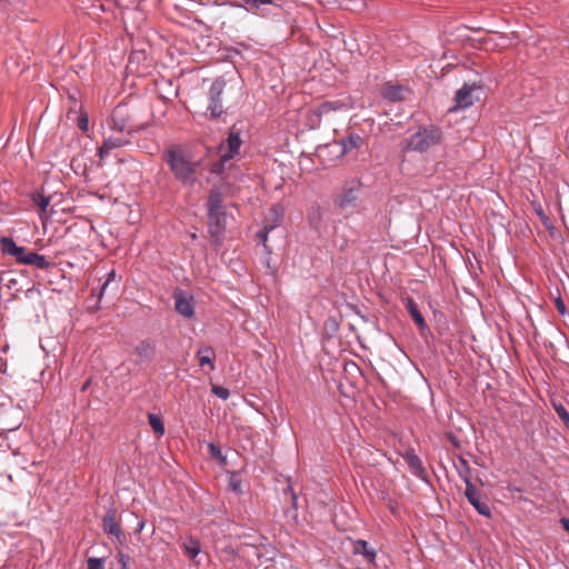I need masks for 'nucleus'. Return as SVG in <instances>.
Returning <instances> with one entry per match:
<instances>
[{
    "instance_id": "nucleus-1",
    "label": "nucleus",
    "mask_w": 569,
    "mask_h": 569,
    "mask_svg": "<svg viewBox=\"0 0 569 569\" xmlns=\"http://www.w3.org/2000/svg\"><path fill=\"white\" fill-rule=\"evenodd\" d=\"M163 158L177 181L187 187H193L197 183L200 160L189 159L180 147L166 149Z\"/></svg>"
},
{
    "instance_id": "nucleus-2",
    "label": "nucleus",
    "mask_w": 569,
    "mask_h": 569,
    "mask_svg": "<svg viewBox=\"0 0 569 569\" xmlns=\"http://www.w3.org/2000/svg\"><path fill=\"white\" fill-rule=\"evenodd\" d=\"M362 183L358 179L345 181L332 194V204L338 214L349 218L358 211Z\"/></svg>"
},
{
    "instance_id": "nucleus-3",
    "label": "nucleus",
    "mask_w": 569,
    "mask_h": 569,
    "mask_svg": "<svg viewBox=\"0 0 569 569\" xmlns=\"http://www.w3.org/2000/svg\"><path fill=\"white\" fill-rule=\"evenodd\" d=\"M208 219H209V233L216 244L222 242L226 227H227V212L222 206V196L219 190L212 189L207 199Z\"/></svg>"
},
{
    "instance_id": "nucleus-4",
    "label": "nucleus",
    "mask_w": 569,
    "mask_h": 569,
    "mask_svg": "<svg viewBox=\"0 0 569 569\" xmlns=\"http://www.w3.org/2000/svg\"><path fill=\"white\" fill-rule=\"evenodd\" d=\"M443 131L436 124L419 126L418 130L405 141L403 149L423 153L431 148L441 144Z\"/></svg>"
},
{
    "instance_id": "nucleus-5",
    "label": "nucleus",
    "mask_w": 569,
    "mask_h": 569,
    "mask_svg": "<svg viewBox=\"0 0 569 569\" xmlns=\"http://www.w3.org/2000/svg\"><path fill=\"white\" fill-rule=\"evenodd\" d=\"M216 6L219 7H229V8H239L243 9L247 12L262 17V18H272V19H279L280 13L273 12L271 7L280 10L281 7L273 0H240L239 1H231V0H223V1H214Z\"/></svg>"
},
{
    "instance_id": "nucleus-6",
    "label": "nucleus",
    "mask_w": 569,
    "mask_h": 569,
    "mask_svg": "<svg viewBox=\"0 0 569 569\" xmlns=\"http://www.w3.org/2000/svg\"><path fill=\"white\" fill-rule=\"evenodd\" d=\"M227 81L223 78H217L208 91V111L211 120L219 119L223 113L222 94L226 90Z\"/></svg>"
},
{
    "instance_id": "nucleus-7",
    "label": "nucleus",
    "mask_w": 569,
    "mask_h": 569,
    "mask_svg": "<svg viewBox=\"0 0 569 569\" xmlns=\"http://www.w3.org/2000/svg\"><path fill=\"white\" fill-rule=\"evenodd\" d=\"M481 90V82H465L462 87L456 91L455 104L449 109V111L455 112L459 109L470 108L475 103V100L479 99V97L476 96V92H480Z\"/></svg>"
},
{
    "instance_id": "nucleus-8",
    "label": "nucleus",
    "mask_w": 569,
    "mask_h": 569,
    "mask_svg": "<svg viewBox=\"0 0 569 569\" xmlns=\"http://www.w3.org/2000/svg\"><path fill=\"white\" fill-rule=\"evenodd\" d=\"M363 143V138L358 133H349L340 140L332 141L325 146V149H336L337 159L342 158L346 154L358 151Z\"/></svg>"
},
{
    "instance_id": "nucleus-9",
    "label": "nucleus",
    "mask_w": 569,
    "mask_h": 569,
    "mask_svg": "<svg viewBox=\"0 0 569 569\" xmlns=\"http://www.w3.org/2000/svg\"><path fill=\"white\" fill-rule=\"evenodd\" d=\"M466 490L465 496L468 502L476 509V511L486 517L491 518V509L486 501L482 500L481 491L473 485V482L469 479H465Z\"/></svg>"
},
{
    "instance_id": "nucleus-10",
    "label": "nucleus",
    "mask_w": 569,
    "mask_h": 569,
    "mask_svg": "<svg viewBox=\"0 0 569 569\" xmlns=\"http://www.w3.org/2000/svg\"><path fill=\"white\" fill-rule=\"evenodd\" d=\"M224 144L227 146V150L222 153L223 160H231L239 154L242 139L241 129L236 124L230 128L228 137L226 141L221 143L220 148L222 149Z\"/></svg>"
},
{
    "instance_id": "nucleus-11",
    "label": "nucleus",
    "mask_w": 569,
    "mask_h": 569,
    "mask_svg": "<svg viewBox=\"0 0 569 569\" xmlns=\"http://www.w3.org/2000/svg\"><path fill=\"white\" fill-rule=\"evenodd\" d=\"M109 128L112 131L127 132L128 134H133L140 131L143 127L129 124L127 114H124L122 108L118 106L111 116V119L109 121Z\"/></svg>"
},
{
    "instance_id": "nucleus-12",
    "label": "nucleus",
    "mask_w": 569,
    "mask_h": 569,
    "mask_svg": "<svg viewBox=\"0 0 569 569\" xmlns=\"http://www.w3.org/2000/svg\"><path fill=\"white\" fill-rule=\"evenodd\" d=\"M174 308L176 311L183 318L191 319L194 316V300L193 297L187 292L179 290L174 292Z\"/></svg>"
},
{
    "instance_id": "nucleus-13",
    "label": "nucleus",
    "mask_w": 569,
    "mask_h": 569,
    "mask_svg": "<svg viewBox=\"0 0 569 569\" xmlns=\"http://www.w3.org/2000/svg\"><path fill=\"white\" fill-rule=\"evenodd\" d=\"M353 100L350 96L340 99L323 101L318 107V116H323L336 111H349L353 109Z\"/></svg>"
},
{
    "instance_id": "nucleus-14",
    "label": "nucleus",
    "mask_w": 569,
    "mask_h": 569,
    "mask_svg": "<svg viewBox=\"0 0 569 569\" xmlns=\"http://www.w3.org/2000/svg\"><path fill=\"white\" fill-rule=\"evenodd\" d=\"M402 458L407 462L409 471L422 481H427V471L422 465L421 459L417 456L413 448H408L402 455Z\"/></svg>"
},
{
    "instance_id": "nucleus-15",
    "label": "nucleus",
    "mask_w": 569,
    "mask_h": 569,
    "mask_svg": "<svg viewBox=\"0 0 569 569\" xmlns=\"http://www.w3.org/2000/svg\"><path fill=\"white\" fill-rule=\"evenodd\" d=\"M131 141L121 137L106 138L102 144L98 148V156L103 161L112 150L129 146Z\"/></svg>"
},
{
    "instance_id": "nucleus-16",
    "label": "nucleus",
    "mask_w": 569,
    "mask_h": 569,
    "mask_svg": "<svg viewBox=\"0 0 569 569\" xmlns=\"http://www.w3.org/2000/svg\"><path fill=\"white\" fill-rule=\"evenodd\" d=\"M284 219V208L282 204L277 203L273 204L263 221V224L268 227V229H276L277 227L281 226Z\"/></svg>"
},
{
    "instance_id": "nucleus-17",
    "label": "nucleus",
    "mask_w": 569,
    "mask_h": 569,
    "mask_svg": "<svg viewBox=\"0 0 569 569\" xmlns=\"http://www.w3.org/2000/svg\"><path fill=\"white\" fill-rule=\"evenodd\" d=\"M102 529L109 536H114L119 541H121L122 531L119 522L116 519L114 511L109 510L102 518Z\"/></svg>"
},
{
    "instance_id": "nucleus-18",
    "label": "nucleus",
    "mask_w": 569,
    "mask_h": 569,
    "mask_svg": "<svg viewBox=\"0 0 569 569\" xmlns=\"http://www.w3.org/2000/svg\"><path fill=\"white\" fill-rule=\"evenodd\" d=\"M196 356L200 367L208 366L211 371L216 370V365L213 362L216 358V351L211 346H200Z\"/></svg>"
},
{
    "instance_id": "nucleus-19",
    "label": "nucleus",
    "mask_w": 569,
    "mask_h": 569,
    "mask_svg": "<svg viewBox=\"0 0 569 569\" xmlns=\"http://www.w3.org/2000/svg\"><path fill=\"white\" fill-rule=\"evenodd\" d=\"M405 305H406V308H407L409 315L411 316L415 323L419 327L421 332H423L425 330H428L427 322H426L422 313L420 312L417 303L415 302V300L410 297H407L405 299Z\"/></svg>"
},
{
    "instance_id": "nucleus-20",
    "label": "nucleus",
    "mask_w": 569,
    "mask_h": 569,
    "mask_svg": "<svg viewBox=\"0 0 569 569\" xmlns=\"http://www.w3.org/2000/svg\"><path fill=\"white\" fill-rule=\"evenodd\" d=\"M309 226L312 230H315L318 233H321L325 226H323V216H322V209L319 204L312 206L307 213Z\"/></svg>"
},
{
    "instance_id": "nucleus-21",
    "label": "nucleus",
    "mask_w": 569,
    "mask_h": 569,
    "mask_svg": "<svg viewBox=\"0 0 569 569\" xmlns=\"http://www.w3.org/2000/svg\"><path fill=\"white\" fill-rule=\"evenodd\" d=\"M156 345L149 340L144 339L134 349V353L139 358L141 362H149L154 356Z\"/></svg>"
},
{
    "instance_id": "nucleus-22",
    "label": "nucleus",
    "mask_w": 569,
    "mask_h": 569,
    "mask_svg": "<svg viewBox=\"0 0 569 569\" xmlns=\"http://www.w3.org/2000/svg\"><path fill=\"white\" fill-rule=\"evenodd\" d=\"M353 553L363 556L371 563L375 562L376 550L365 540L359 539L355 541Z\"/></svg>"
},
{
    "instance_id": "nucleus-23",
    "label": "nucleus",
    "mask_w": 569,
    "mask_h": 569,
    "mask_svg": "<svg viewBox=\"0 0 569 569\" xmlns=\"http://www.w3.org/2000/svg\"><path fill=\"white\" fill-rule=\"evenodd\" d=\"M23 259L26 260L23 264L34 266L41 270H47L50 267V262L43 254H39L33 251H29L28 256Z\"/></svg>"
},
{
    "instance_id": "nucleus-24",
    "label": "nucleus",
    "mask_w": 569,
    "mask_h": 569,
    "mask_svg": "<svg viewBox=\"0 0 569 569\" xmlns=\"http://www.w3.org/2000/svg\"><path fill=\"white\" fill-rule=\"evenodd\" d=\"M382 96L386 100L391 101V102L401 101L405 99L403 87L388 86L383 89Z\"/></svg>"
},
{
    "instance_id": "nucleus-25",
    "label": "nucleus",
    "mask_w": 569,
    "mask_h": 569,
    "mask_svg": "<svg viewBox=\"0 0 569 569\" xmlns=\"http://www.w3.org/2000/svg\"><path fill=\"white\" fill-rule=\"evenodd\" d=\"M183 550L189 556L190 559H196V557L201 552V546L199 540L193 537H189L183 542Z\"/></svg>"
},
{
    "instance_id": "nucleus-26",
    "label": "nucleus",
    "mask_w": 569,
    "mask_h": 569,
    "mask_svg": "<svg viewBox=\"0 0 569 569\" xmlns=\"http://www.w3.org/2000/svg\"><path fill=\"white\" fill-rule=\"evenodd\" d=\"M228 488L238 496L243 495L244 491L242 488V480L238 472H230V476L228 479Z\"/></svg>"
},
{
    "instance_id": "nucleus-27",
    "label": "nucleus",
    "mask_w": 569,
    "mask_h": 569,
    "mask_svg": "<svg viewBox=\"0 0 569 569\" xmlns=\"http://www.w3.org/2000/svg\"><path fill=\"white\" fill-rule=\"evenodd\" d=\"M18 248V244L16 241L10 237H1L0 238V251L2 254L7 256H13L16 250Z\"/></svg>"
},
{
    "instance_id": "nucleus-28",
    "label": "nucleus",
    "mask_w": 569,
    "mask_h": 569,
    "mask_svg": "<svg viewBox=\"0 0 569 569\" xmlns=\"http://www.w3.org/2000/svg\"><path fill=\"white\" fill-rule=\"evenodd\" d=\"M32 202L39 208L40 210V217L47 212V209L50 204V198L40 193L34 192L31 196Z\"/></svg>"
},
{
    "instance_id": "nucleus-29",
    "label": "nucleus",
    "mask_w": 569,
    "mask_h": 569,
    "mask_svg": "<svg viewBox=\"0 0 569 569\" xmlns=\"http://www.w3.org/2000/svg\"><path fill=\"white\" fill-rule=\"evenodd\" d=\"M148 421H149L150 427L157 435H159V436L164 435V431H166L164 425H163L162 418L159 415L149 413Z\"/></svg>"
},
{
    "instance_id": "nucleus-30",
    "label": "nucleus",
    "mask_w": 569,
    "mask_h": 569,
    "mask_svg": "<svg viewBox=\"0 0 569 569\" xmlns=\"http://www.w3.org/2000/svg\"><path fill=\"white\" fill-rule=\"evenodd\" d=\"M533 211L538 216L540 222L543 224V227L546 229H548L549 231H552L555 229V226L553 223L551 222V220L549 219V217L546 214L545 210L542 209L541 204H535L533 206Z\"/></svg>"
},
{
    "instance_id": "nucleus-31",
    "label": "nucleus",
    "mask_w": 569,
    "mask_h": 569,
    "mask_svg": "<svg viewBox=\"0 0 569 569\" xmlns=\"http://www.w3.org/2000/svg\"><path fill=\"white\" fill-rule=\"evenodd\" d=\"M208 452L212 459H216L221 463L227 462V457L222 453V450L219 445L213 442L208 443Z\"/></svg>"
},
{
    "instance_id": "nucleus-32",
    "label": "nucleus",
    "mask_w": 569,
    "mask_h": 569,
    "mask_svg": "<svg viewBox=\"0 0 569 569\" xmlns=\"http://www.w3.org/2000/svg\"><path fill=\"white\" fill-rule=\"evenodd\" d=\"M552 407L557 415L559 416V418L561 419V421L563 422V425L567 428H569V412L566 409V407L560 402H552Z\"/></svg>"
},
{
    "instance_id": "nucleus-33",
    "label": "nucleus",
    "mask_w": 569,
    "mask_h": 569,
    "mask_svg": "<svg viewBox=\"0 0 569 569\" xmlns=\"http://www.w3.org/2000/svg\"><path fill=\"white\" fill-rule=\"evenodd\" d=\"M116 278H117V273H116V271H114L113 269H112V270H110V271L108 272V274H107V279H106V280H104V282L101 284L100 290H99V292H98V295H97V297H98V301H101V299H102V297H103V295H104V292H106L107 288H108L112 282H114V281H116Z\"/></svg>"
},
{
    "instance_id": "nucleus-34",
    "label": "nucleus",
    "mask_w": 569,
    "mask_h": 569,
    "mask_svg": "<svg viewBox=\"0 0 569 569\" xmlns=\"http://www.w3.org/2000/svg\"><path fill=\"white\" fill-rule=\"evenodd\" d=\"M211 392L222 400H227L230 396V391L227 388L217 385H212Z\"/></svg>"
},
{
    "instance_id": "nucleus-35",
    "label": "nucleus",
    "mask_w": 569,
    "mask_h": 569,
    "mask_svg": "<svg viewBox=\"0 0 569 569\" xmlns=\"http://www.w3.org/2000/svg\"><path fill=\"white\" fill-rule=\"evenodd\" d=\"M77 126L82 132L89 130V117L87 113L81 112L77 119Z\"/></svg>"
},
{
    "instance_id": "nucleus-36",
    "label": "nucleus",
    "mask_w": 569,
    "mask_h": 569,
    "mask_svg": "<svg viewBox=\"0 0 569 569\" xmlns=\"http://www.w3.org/2000/svg\"><path fill=\"white\" fill-rule=\"evenodd\" d=\"M104 559L91 557L87 561L88 569H104Z\"/></svg>"
},
{
    "instance_id": "nucleus-37",
    "label": "nucleus",
    "mask_w": 569,
    "mask_h": 569,
    "mask_svg": "<svg viewBox=\"0 0 569 569\" xmlns=\"http://www.w3.org/2000/svg\"><path fill=\"white\" fill-rule=\"evenodd\" d=\"M288 481H290V479H288ZM283 495H289L290 496L291 505H292V507L295 509H297L298 496L293 491L291 482H289L287 488L283 489Z\"/></svg>"
},
{
    "instance_id": "nucleus-38",
    "label": "nucleus",
    "mask_w": 569,
    "mask_h": 569,
    "mask_svg": "<svg viewBox=\"0 0 569 569\" xmlns=\"http://www.w3.org/2000/svg\"><path fill=\"white\" fill-rule=\"evenodd\" d=\"M227 161H228V160H223V159H222V156H221V157H220V159H219L218 161H216V162L212 164V167H211L210 171H211L212 173H214V174H220V173L223 171V169H224V163H226Z\"/></svg>"
},
{
    "instance_id": "nucleus-39",
    "label": "nucleus",
    "mask_w": 569,
    "mask_h": 569,
    "mask_svg": "<svg viewBox=\"0 0 569 569\" xmlns=\"http://www.w3.org/2000/svg\"><path fill=\"white\" fill-rule=\"evenodd\" d=\"M28 252L29 251H26V249L23 247L18 246V248H17V250H16V252H14V254L12 257H14V259H16V261L18 263H22L23 264L24 261H26L23 258L26 256H28Z\"/></svg>"
},
{
    "instance_id": "nucleus-40",
    "label": "nucleus",
    "mask_w": 569,
    "mask_h": 569,
    "mask_svg": "<svg viewBox=\"0 0 569 569\" xmlns=\"http://www.w3.org/2000/svg\"><path fill=\"white\" fill-rule=\"evenodd\" d=\"M270 231H272V230H271V229H268V227H266V226L263 224L262 229H261V230H259V231L257 232V239H258V241H259V242H262V243H263V246H264L266 248H267V246H266V241H267V239H268V234H269V232H270Z\"/></svg>"
},
{
    "instance_id": "nucleus-41",
    "label": "nucleus",
    "mask_w": 569,
    "mask_h": 569,
    "mask_svg": "<svg viewBox=\"0 0 569 569\" xmlns=\"http://www.w3.org/2000/svg\"><path fill=\"white\" fill-rule=\"evenodd\" d=\"M555 306L558 310V312L561 315V316H565L567 313V307L562 300V298L560 296H558L556 299H555Z\"/></svg>"
},
{
    "instance_id": "nucleus-42",
    "label": "nucleus",
    "mask_w": 569,
    "mask_h": 569,
    "mask_svg": "<svg viewBox=\"0 0 569 569\" xmlns=\"http://www.w3.org/2000/svg\"><path fill=\"white\" fill-rule=\"evenodd\" d=\"M146 527V521L140 519L136 526L134 533H140Z\"/></svg>"
},
{
    "instance_id": "nucleus-43",
    "label": "nucleus",
    "mask_w": 569,
    "mask_h": 569,
    "mask_svg": "<svg viewBox=\"0 0 569 569\" xmlns=\"http://www.w3.org/2000/svg\"><path fill=\"white\" fill-rule=\"evenodd\" d=\"M506 488H507V490H508L509 492H511V493H513V492H521V491H522V489H521V488L517 487V486H516V485H513V483H508Z\"/></svg>"
},
{
    "instance_id": "nucleus-44",
    "label": "nucleus",
    "mask_w": 569,
    "mask_h": 569,
    "mask_svg": "<svg viewBox=\"0 0 569 569\" xmlns=\"http://www.w3.org/2000/svg\"><path fill=\"white\" fill-rule=\"evenodd\" d=\"M560 523H561L562 528L567 532H569V518H565V517L560 518Z\"/></svg>"
},
{
    "instance_id": "nucleus-45",
    "label": "nucleus",
    "mask_w": 569,
    "mask_h": 569,
    "mask_svg": "<svg viewBox=\"0 0 569 569\" xmlns=\"http://www.w3.org/2000/svg\"><path fill=\"white\" fill-rule=\"evenodd\" d=\"M91 385V378L87 379L82 386H81V391H86Z\"/></svg>"
},
{
    "instance_id": "nucleus-46",
    "label": "nucleus",
    "mask_w": 569,
    "mask_h": 569,
    "mask_svg": "<svg viewBox=\"0 0 569 569\" xmlns=\"http://www.w3.org/2000/svg\"><path fill=\"white\" fill-rule=\"evenodd\" d=\"M17 283H18V281H17L16 279H10V280L8 281V284H7V286H8V288H9V289H11V288H13Z\"/></svg>"
},
{
    "instance_id": "nucleus-47",
    "label": "nucleus",
    "mask_w": 569,
    "mask_h": 569,
    "mask_svg": "<svg viewBox=\"0 0 569 569\" xmlns=\"http://www.w3.org/2000/svg\"><path fill=\"white\" fill-rule=\"evenodd\" d=\"M120 563L122 566V569H127V562L124 561V556L120 555Z\"/></svg>"
},
{
    "instance_id": "nucleus-48",
    "label": "nucleus",
    "mask_w": 569,
    "mask_h": 569,
    "mask_svg": "<svg viewBox=\"0 0 569 569\" xmlns=\"http://www.w3.org/2000/svg\"><path fill=\"white\" fill-rule=\"evenodd\" d=\"M328 152L332 156H335V158L337 159V150L336 149H327Z\"/></svg>"
},
{
    "instance_id": "nucleus-49",
    "label": "nucleus",
    "mask_w": 569,
    "mask_h": 569,
    "mask_svg": "<svg viewBox=\"0 0 569 569\" xmlns=\"http://www.w3.org/2000/svg\"><path fill=\"white\" fill-rule=\"evenodd\" d=\"M12 0H0V6H2L3 3H11Z\"/></svg>"
},
{
    "instance_id": "nucleus-50",
    "label": "nucleus",
    "mask_w": 569,
    "mask_h": 569,
    "mask_svg": "<svg viewBox=\"0 0 569 569\" xmlns=\"http://www.w3.org/2000/svg\"><path fill=\"white\" fill-rule=\"evenodd\" d=\"M389 509L391 510V512H393V513L396 512V509H395V507H393V506H391V505H390V506H389Z\"/></svg>"
}]
</instances>
